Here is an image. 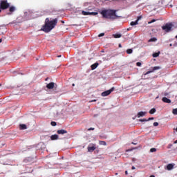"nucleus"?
<instances>
[{
	"label": "nucleus",
	"instance_id": "obj_1",
	"mask_svg": "<svg viewBox=\"0 0 177 177\" xmlns=\"http://www.w3.org/2000/svg\"><path fill=\"white\" fill-rule=\"evenodd\" d=\"M117 10L113 9H104L100 11V15H102L103 19H109V20H115L116 19H120V16L117 15Z\"/></svg>",
	"mask_w": 177,
	"mask_h": 177
},
{
	"label": "nucleus",
	"instance_id": "obj_2",
	"mask_svg": "<svg viewBox=\"0 0 177 177\" xmlns=\"http://www.w3.org/2000/svg\"><path fill=\"white\" fill-rule=\"evenodd\" d=\"M56 24H57V18H55L52 21L49 20V18H46L45 24L41 28V31L49 32L53 30L54 27H56Z\"/></svg>",
	"mask_w": 177,
	"mask_h": 177
},
{
	"label": "nucleus",
	"instance_id": "obj_3",
	"mask_svg": "<svg viewBox=\"0 0 177 177\" xmlns=\"http://www.w3.org/2000/svg\"><path fill=\"white\" fill-rule=\"evenodd\" d=\"M10 8V3L8 2V0H1L0 1V9L1 10H6Z\"/></svg>",
	"mask_w": 177,
	"mask_h": 177
},
{
	"label": "nucleus",
	"instance_id": "obj_4",
	"mask_svg": "<svg viewBox=\"0 0 177 177\" xmlns=\"http://www.w3.org/2000/svg\"><path fill=\"white\" fill-rule=\"evenodd\" d=\"M162 30H165V32H169L172 30L171 24H166L165 26H162Z\"/></svg>",
	"mask_w": 177,
	"mask_h": 177
},
{
	"label": "nucleus",
	"instance_id": "obj_5",
	"mask_svg": "<svg viewBox=\"0 0 177 177\" xmlns=\"http://www.w3.org/2000/svg\"><path fill=\"white\" fill-rule=\"evenodd\" d=\"M113 91H114V87H112L111 89L102 92L101 95L103 97L109 96V95H110V93H111V92H113Z\"/></svg>",
	"mask_w": 177,
	"mask_h": 177
},
{
	"label": "nucleus",
	"instance_id": "obj_6",
	"mask_svg": "<svg viewBox=\"0 0 177 177\" xmlns=\"http://www.w3.org/2000/svg\"><path fill=\"white\" fill-rule=\"evenodd\" d=\"M87 149H88V151H90V152L95 151V150H96V145L90 144Z\"/></svg>",
	"mask_w": 177,
	"mask_h": 177
},
{
	"label": "nucleus",
	"instance_id": "obj_7",
	"mask_svg": "<svg viewBox=\"0 0 177 177\" xmlns=\"http://www.w3.org/2000/svg\"><path fill=\"white\" fill-rule=\"evenodd\" d=\"M156 70H160V66H155L153 68L152 71H147L145 75H147V74H150L151 73H153V71H156Z\"/></svg>",
	"mask_w": 177,
	"mask_h": 177
},
{
	"label": "nucleus",
	"instance_id": "obj_8",
	"mask_svg": "<svg viewBox=\"0 0 177 177\" xmlns=\"http://www.w3.org/2000/svg\"><path fill=\"white\" fill-rule=\"evenodd\" d=\"M58 135H64V133H68L67 131L65 129H60L57 131Z\"/></svg>",
	"mask_w": 177,
	"mask_h": 177
},
{
	"label": "nucleus",
	"instance_id": "obj_9",
	"mask_svg": "<svg viewBox=\"0 0 177 177\" xmlns=\"http://www.w3.org/2000/svg\"><path fill=\"white\" fill-rule=\"evenodd\" d=\"M48 89H53L55 88V83L50 82L46 85Z\"/></svg>",
	"mask_w": 177,
	"mask_h": 177
},
{
	"label": "nucleus",
	"instance_id": "obj_10",
	"mask_svg": "<svg viewBox=\"0 0 177 177\" xmlns=\"http://www.w3.org/2000/svg\"><path fill=\"white\" fill-rule=\"evenodd\" d=\"M146 114H147V112H143V111H140L138 113V118H140V117H145V115H146Z\"/></svg>",
	"mask_w": 177,
	"mask_h": 177
},
{
	"label": "nucleus",
	"instance_id": "obj_11",
	"mask_svg": "<svg viewBox=\"0 0 177 177\" xmlns=\"http://www.w3.org/2000/svg\"><path fill=\"white\" fill-rule=\"evenodd\" d=\"M174 165H175L171 164V163L168 164V165H167V171H171V169H174Z\"/></svg>",
	"mask_w": 177,
	"mask_h": 177
},
{
	"label": "nucleus",
	"instance_id": "obj_12",
	"mask_svg": "<svg viewBox=\"0 0 177 177\" xmlns=\"http://www.w3.org/2000/svg\"><path fill=\"white\" fill-rule=\"evenodd\" d=\"M57 139H59V135L57 134H54L50 136L51 140H57Z\"/></svg>",
	"mask_w": 177,
	"mask_h": 177
},
{
	"label": "nucleus",
	"instance_id": "obj_13",
	"mask_svg": "<svg viewBox=\"0 0 177 177\" xmlns=\"http://www.w3.org/2000/svg\"><path fill=\"white\" fill-rule=\"evenodd\" d=\"M162 102H164V103H171V100L168 99L166 97H162Z\"/></svg>",
	"mask_w": 177,
	"mask_h": 177
},
{
	"label": "nucleus",
	"instance_id": "obj_14",
	"mask_svg": "<svg viewBox=\"0 0 177 177\" xmlns=\"http://www.w3.org/2000/svg\"><path fill=\"white\" fill-rule=\"evenodd\" d=\"M97 66H99V63H95L91 65V70H95L96 68H97Z\"/></svg>",
	"mask_w": 177,
	"mask_h": 177
},
{
	"label": "nucleus",
	"instance_id": "obj_15",
	"mask_svg": "<svg viewBox=\"0 0 177 177\" xmlns=\"http://www.w3.org/2000/svg\"><path fill=\"white\" fill-rule=\"evenodd\" d=\"M19 129L22 131L24 129H27V125H26L25 124H21L19 125Z\"/></svg>",
	"mask_w": 177,
	"mask_h": 177
},
{
	"label": "nucleus",
	"instance_id": "obj_16",
	"mask_svg": "<svg viewBox=\"0 0 177 177\" xmlns=\"http://www.w3.org/2000/svg\"><path fill=\"white\" fill-rule=\"evenodd\" d=\"M15 10H16V8H15V6L9 7V11L10 12V13H13V12H15Z\"/></svg>",
	"mask_w": 177,
	"mask_h": 177
},
{
	"label": "nucleus",
	"instance_id": "obj_17",
	"mask_svg": "<svg viewBox=\"0 0 177 177\" xmlns=\"http://www.w3.org/2000/svg\"><path fill=\"white\" fill-rule=\"evenodd\" d=\"M113 37L114 38H121L122 35H121V34L116 33V34H113Z\"/></svg>",
	"mask_w": 177,
	"mask_h": 177
},
{
	"label": "nucleus",
	"instance_id": "obj_18",
	"mask_svg": "<svg viewBox=\"0 0 177 177\" xmlns=\"http://www.w3.org/2000/svg\"><path fill=\"white\" fill-rule=\"evenodd\" d=\"M82 15H83L84 16H89V15H91V12H86V11H82Z\"/></svg>",
	"mask_w": 177,
	"mask_h": 177
},
{
	"label": "nucleus",
	"instance_id": "obj_19",
	"mask_svg": "<svg viewBox=\"0 0 177 177\" xmlns=\"http://www.w3.org/2000/svg\"><path fill=\"white\" fill-rule=\"evenodd\" d=\"M137 24H139V22L138 21V20H136V21H131L130 23L131 26H137Z\"/></svg>",
	"mask_w": 177,
	"mask_h": 177
},
{
	"label": "nucleus",
	"instance_id": "obj_20",
	"mask_svg": "<svg viewBox=\"0 0 177 177\" xmlns=\"http://www.w3.org/2000/svg\"><path fill=\"white\" fill-rule=\"evenodd\" d=\"M160 53H161L160 51L158 53H154L152 56L153 57H158V56H160Z\"/></svg>",
	"mask_w": 177,
	"mask_h": 177
},
{
	"label": "nucleus",
	"instance_id": "obj_21",
	"mask_svg": "<svg viewBox=\"0 0 177 177\" xmlns=\"http://www.w3.org/2000/svg\"><path fill=\"white\" fill-rule=\"evenodd\" d=\"M156 41H157V38L156 37H153V38H151L148 42H156Z\"/></svg>",
	"mask_w": 177,
	"mask_h": 177
},
{
	"label": "nucleus",
	"instance_id": "obj_22",
	"mask_svg": "<svg viewBox=\"0 0 177 177\" xmlns=\"http://www.w3.org/2000/svg\"><path fill=\"white\" fill-rule=\"evenodd\" d=\"M133 52V50L131 48H129L127 50V55H131V53H132Z\"/></svg>",
	"mask_w": 177,
	"mask_h": 177
},
{
	"label": "nucleus",
	"instance_id": "obj_23",
	"mask_svg": "<svg viewBox=\"0 0 177 177\" xmlns=\"http://www.w3.org/2000/svg\"><path fill=\"white\" fill-rule=\"evenodd\" d=\"M156 113V109L153 108L149 111V114H154Z\"/></svg>",
	"mask_w": 177,
	"mask_h": 177
},
{
	"label": "nucleus",
	"instance_id": "obj_24",
	"mask_svg": "<svg viewBox=\"0 0 177 177\" xmlns=\"http://www.w3.org/2000/svg\"><path fill=\"white\" fill-rule=\"evenodd\" d=\"M99 143H100V145H102V146H106V145H107L106 141H100Z\"/></svg>",
	"mask_w": 177,
	"mask_h": 177
},
{
	"label": "nucleus",
	"instance_id": "obj_25",
	"mask_svg": "<svg viewBox=\"0 0 177 177\" xmlns=\"http://www.w3.org/2000/svg\"><path fill=\"white\" fill-rule=\"evenodd\" d=\"M172 113L177 115V108L172 110Z\"/></svg>",
	"mask_w": 177,
	"mask_h": 177
},
{
	"label": "nucleus",
	"instance_id": "obj_26",
	"mask_svg": "<svg viewBox=\"0 0 177 177\" xmlns=\"http://www.w3.org/2000/svg\"><path fill=\"white\" fill-rule=\"evenodd\" d=\"M90 15H91L92 16H96L98 15L97 12H90Z\"/></svg>",
	"mask_w": 177,
	"mask_h": 177
},
{
	"label": "nucleus",
	"instance_id": "obj_27",
	"mask_svg": "<svg viewBox=\"0 0 177 177\" xmlns=\"http://www.w3.org/2000/svg\"><path fill=\"white\" fill-rule=\"evenodd\" d=\"M50 125H52V127H56V125H57V124L56 123V122H51Z\"/></svg>",
	"mask_w": 177,
	"mask_h": 177
},
{
	"label": "nucleus",
	"instance_id": "obj_28",
	"mask_svg": "<svg viewBox=\"0 0 177 177\" xmlns=\"http://www.w3.org/2000/svg\"><path fill=\"white\" fill-rule=\"evenodd\" d=\"M150 151H151V153H154V152L157 151V149L156 148H151L150 149Z\"/></svg>",
	"mask_w": 177,
	"mask_h": 177
},
{
	"label": "nucleus",
	"instance_id": "obj_29",
	"mask_svg": "<svg viewBox=\"0 0 177 177\" xmlns=\"http://www.w3.org/2000/svg\"><path fill=\"white\" fill-rule=\"evenodd\" d=\"M139 121H140V122H147L149 120H147L146 119H140Z\"/></svg>",
	"mask_w": 177,
	"mask_h": 177
},
{
	"label": "nucleus",
	"instance_id": "obj_30",
	"mask_svg": "<svg viewBox=\"0 0 177 177\" xmlns=\"http://www.w3.org/2000/svg\"><path fill=\"white\" fill-rule=\"evenodd\" d=\"M156 19H152L151 21L148 22V24H151V23H154Z\"/></svg>",
	"mask_w": 177,
	"mask_h": 177
},
{
	"label": "nucleus",
	"instance_id": "obj_31",
	"mask_svg": "<svg viewBox=\"0 0 177 177\" xmlns=\"http://www.w3.org/2000/svg\"><path fill=\"white\" fill-rule=\"evenodd\" d=\"M136 66H138V67H140V66H142V63H140V62H137V63H136Z\"/></svg>",
	"mask_w": 177,
	"mask_h": 177
},
{
	"label": "nucleus",
	"instance_id": "obj_32",
	"mask_svg": "<svg viewBox=\"0 0 177 177\" xmlns=\"http://www.w3.org/2000/svg\"><path fill=\"white\" fill-rule=\"evenodd\" d=\"M153 127H158V122H153Z\"/></svg>",
	"mask_w": 177,
	"mask_h": 177
},
{
	"label": "nucleus",
	"instance_id": "obj_33",
	"mask_svg": "<svg viewBox=\"0 0 177 177\" xmlns=\"http://www.w3.org/2000/svg\"><path fill=\"white\" fill-rule=\"evenodd\" d=\"M141 19H142V16H139L138 17L136 20H138V22L139 23V20H140Z\"/></svg>",
	"mask_w": 177,
	"mask_h": 177
},
{
	"label": "nucleus",
	"instance_id": "obj_34",
	"mask_svg": "<svg viewBox=\"0 0 177 177\" xmlns=\"http://www.w3.org/2000/svg\"><path fill=\"white\" fill-rule=\"evenodd\" d=\"M98 37H104V33H100Z\"/></svg>",
	"mask_w": 177,
	"mask_h": 177
},
{
	"label": "nucleus",
	"instance_id": "obj_35",
	"mask_svg": "<svg viewBox=\"0 0 177 177\" xmlns=\"http://www.w3.org/2000/svg\"><path fill=\"white\" fill-rule=\"evenodd\" d=\"M88 131H95V128L91 127L88 129Z\"/></svg>",
	"mask_w": 177,
	"mask_h": 177
},
{
	"label": "nucleus",
	"instance_id": "obj_36",
	"mask_svg": "<svg viewBox=\"0 0 177 177\" xmlns=\"http://www.w3.org/2000/svg\"><path fill=\"white\" fill-rule=\"evenodd\" d=\"M151 120H154V118H149L147 119V121H151Z\"/></svg>",
	"mask_w": 177,
	"mask_h": 177
},
{
	"label": "nucleus",
	"instance_id": "obj_37",
	"mask_svg": "<svg viewBox=\"0 0 177 177\" xmlns=\"http://www.w3.org/2000/svg\"><path fill=\"white\" fill-rule=\"evenodd\" d=\"M136 168L135 167V166H132L131 169H136Z\"/></svg>",
	"mask_w": 177,
	"mask_h": 177
},
{
	"label": "nucleus",
	"instance_id": "obj_38",
	"mask_svg": "<svg viewBox=\"0 0 177 177\" xmlns=\"http://www.w3.org/2000/svg\"><path fill=\"white\" fill-rule=\"evenodd\" d=\"M125 175H128V171H125Z\"/></svg>",
	"mask_w": 177,
	"mask_h": 177
},
{
	"label": "nucleus",
	"instance_id": "obj_39",
	"mask_svg": "<svg viewBox=\"0 0 177 177\" xmlns=\"http://www.w3.org/2000/svg\"><path fill=\"white\" fill-rule=\"evenodd\" d=\"M132 149H127L126 151H131Z\"/></svg>",
	"mask_w": 177,
	"mask_h": 177
},
{
	"label": "nucleus",
	"instance_id": "obj_40",
	"mask_svg": "<svg viewBox=\"0 0 177 177\" xmlns=\"http://www.w3.org/2000/svg\"><path fill=\"white\" fill-rule=\"evenodd\" d=\"M132 145H138V143L132 142Z\"/></svg>",
	"mask_w": 177,
	"mask_h": 177
},
{
	"label": "nucleus",
	"instance_id": "obj_41",
	"mask_svg": "<svg viewBox=\"0 0 177 177\" xmlns=\"http://www.w3.org/2000/svg\"><path fill=\"white\" fill-rule=\"evenodd\" d=\"M122 46H121V44H119V48H122Z\"/></svg>",
	"mask_w": 177,
	"mask_h": 177
},
{
	"label": "nucleus",
	"instance_id": "obj_42",
	"mask_svg": "<svg viewBox=\"0 0 177 177\" xmlns=\"http://www.w3.org/2000/svg\"><path fill=\"white\" fill-rule=\"evenodd\" d=\"M91 102H96V100H91Z\"/></svg>",
	"mask_w": 177,
	"mask_h": 177
},
{
	"label": "nucleus",
	"instance_id": "obj_43",
	"mask_svg": "<svg viewBox=\"0 0 177 177\" xmlns=\"http://www.w3.org/2000/svg\"><path fill=\"white\" fill-rule=\"evenodd\" d=\"M1 42H2V39H0V44H1Z\"/></svg>",
	"mask_w": 177,
	"mask_h": 177
},
{
	"label": "nucleus",
	"instance_id": "obj_44",
	"mask_svg": "<svg viewBox=\"0 0 177 177\" xmlns=\"http://www.w3.org/2000/svg\"><path fill=\"white\" fill-rule=\"evenodd\" d=\"M174 143H175V144H176V143H177V140L174 142Z\"/></svg>",
	"mask_w": 177,
	"mask_h": 177
},
{
	"label": "nucleus",
	"instance_id": "obj_45",
	"mask_svg": "<svg viewBox=\"0 0 177 177\" xmlns=\"http://www.w3.org/2000/svg\"><path fill=\"white\" fill-rule=\"evenodd\" d=\"M1 12H2V9H0V13H1Z\"/></svg>",
	"mask_w": 177,
	"mask_h": 177
},
{
	"label": "nucleus",
	"instance_id": "obj_46",
	"mask_svg": "<svg viewBox=\"0 0 177 177\" xmlns=\"http://www.w3.org/2000/svg\"><path fill=\"white\" fill-rule=\"evenodd\" d=\"M58 57H62V55H59Z\"/></svg>",
	"mask_w": 177,
	"mask_h": 177
},
{
	"label": "nucleus",
	"instance_id": "obj_47",
	"mask_svg": "<svg viewBox=\"0 0 177 177\" xmlns=\"http://www.w3.org/2000/svg\"><path fill=\"white\" fill-rule=\"evenodd\" d=\"M176 38L177 39V35L176 36Z\"/></svg>",
	"mask_w": 177,
	"mask_h": 177
},
{
	"label": "nucleus",
	"instance_id": "obj_48",
	"mask_svg": "<svg viewBox=\"0 0 177 177\" xmlns=\"http://www.w3.org/2000/svg\"><path fill=\"white\" fill-rule=\"evenodd\" d=\"M73 86H74V84H73Z\"/></svg>",
	"mask_w": 177,
	"mask_h": 177
}]
</instances>
